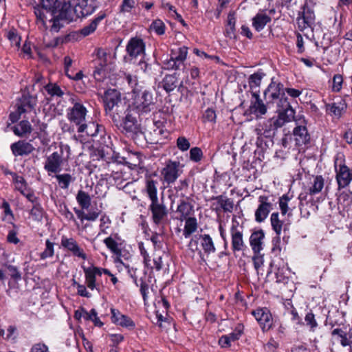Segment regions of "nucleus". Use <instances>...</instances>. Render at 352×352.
<instances>
[{
  "mask_svg": "<svg viewBox=\"0 0 352 352\" xmlns=\"http://www.w3.org/2000/svg\"><path fill=\"white\" fill-rule=\"evenodd\" d=\"M125 78L132 89L131 101L127 104L126 114L121 126L126 132L138 133L140 124L137 116L146 115L154 109L153 95L149 90L142 91V87L139 85L136 76L126 74Z\"/></svg>",
  "mask_w": 352,
  "mask_h": 352,
  "instance_id": "f257e3e1",
  "label": "nucleus"
},
{
  "mask_svg": "<svg viewBox=\"0 0 352 352\" xmlns=\"http://www.w3.org/2000/svg\"><path fill=\"white\" fill-rule=\"evenodd\" d=\"M69 101L72 107L67 109L68 120L77 126L78 133H86L88 135H96L98 132V125L94 123H87L88 111L87 108L74 96H71Z\"/></svg>",
  "mask_w": 352,
  "mask_h": 352,
  "instance_id": "f03ea898",
  "label": "nucleus"
},
{
  "mask_svg": "<svg viewBox=\"0 0 352 352\" xmlns=\"http://www.w3.org/2000/svg\"><path fill=\"white\" fill-rule=\"evenodd\" d=\"M106 113L112 118L113 122L123 123L124 115L126 114L127 105L125 100L122 98L120 91L115 89L107 90L104 96Z\"/></svg>",
  "mask_w": 352,
  "mask_h": 352,
  "instance_id": "7ed1b4c3",
  "label": "nucleus"
},
{
  "mask_svg": "<svg viewBox=\"0 0 352 352\" xmlns=\"http://www.w3.org/2000/svg\"><path fill=\"white\" fill-rule=\"evenodd\" d=\"M70 155V148L67 144H60L58 148L45 158L44 169L50 175L62 170V167L68 162Z\"/></svg>",
  "mask_w": 352,
  "mask_h": 352,
  "instance_id": "20e7f679",
  "label": "nucleus"
},
{
  "mask_svg": "<svg viewBox=\"0 0 352 352\" xmlns=\"http://www.w3.org/2000/svg\"><path fill=\"white\" fill-rule=\"evenodd\" d=\"M43 7L34 8V14L36 16V23L45 27V19L49 15L53 19V12L58 11L59 15L65 17V7L64 0H41Z\"/></svg>",
  "mask_w": 352,
  "mask_h": 352,
  "instance_id": "39448f33",
  "label": "nucleus"
},
{
  "mask_svg": "<svg viewBox=\"0 0 352 352\" xmlns=\"http://www.w3.org/2000/svg\"><path fill=\"white\" fill-rule=\"evenodd\" d=\"M65 7V18L72 17V12L78 17H84L91 14L95 9V0H64Z\"/></svg>",
  "mask_w": 352,
  "mask_h": 352,
  "instance_id": "423d86ee",
  "label": "nucleus"
},
{
  "mask_svg": "<svg viewBox=\"0 0 352 352\" xmlns=\"http://www.w3.org/2000/svg\"><path fill=\"white\" fill-rule=\"evenodd\" d=\"M126 52L132 59L140 58L139 65L144 71L146 70L148 65L143 60L145 55V44L141 38H131L126 45Z\"/></svg>",
  "mask_w": 352,
  "mask_h": 352,
  "instance_id": "0eeeda50",
  "label": "nucleus"
},
{
  "mask_svg": "<svg viewBox=\"0 0 352 352\" xmlns=\"http://www.w3.org/2000/svg\"><path fill=\"white\" fill-rule=\"evenodd\" d=\"M36 104V98L31 96H23L16 104V111L10 113V120L12 123L17 122L22 115L34 111Z\"/></svg>",
  "mask_w": 352,
  "mask_h": 352,
  "instance_id": "6e6552de",
  "label": "nucleus"
},
{
  "mask_svg": "<svg viewBox=\"0 0 352 352\" xmlns=\"http://www.w3.org/2000/svg\"><path fill=\"white\" fill-rule=\"evenodd\" d=\"M183 166L176 161L168 160L160 170L161 179L164 183H174L182 173Z\"/></svg>",
  "mask_w": 352,
  "mask_h": 352,
  "instance_id": "1a4fd4ad",
  "label": "nucleus"
},
{
  "mask_svg": "<svg viewBox=\"0 0 352 352\" xmlns=\"http://www.w3.org/2000/svg\"><path fill=\"white\" fill-rule=\"evenodd\" d=\"M230 232L232 238V249L233 252L242 251L245 247L243 240V227L239 225L238 221L233 219Z\"/></svg>",
  "mask_w": 352,
  "mask_h": 352,
  "instance_id": "9d476101",
  "label": "nucleus"
},
{
  "mask_svg": "<svg viewBox=\"0 0 352 352\" xmlns=\"http://www.w3.org/2000/svg\"><path fill=\"white\" fill-rule=\"evenodd\" d=\"M315 14L312 9L307 4L302 8V11L297 18V24L300 30L303 31L308 28H311L314 24Z\"/></svg>",
  "mask_w": 352,
  "mask_h": 352,
  "instance_id": "9b49d317",
  "label": "nucleus"
},
{
  "mask_svg": "<svg viewBox=\"0 0 352 352\" xmlns=\"http://www.w3.org/2000/svg\"><path fill=\"white\" fill-rule=\"evenodd\" d=\"M280 102H283L282 106L285 108V111L279 113L277 117L271 118L273 120V124L276 129L283 126L286 122H290L294 114V110L290 107L287 98L281 99Z\"/></svg>",
  "mask_w": 352,
  "mask_h": 352,
  "instance_id": "f8f14e48",
  "label": "nucleus"
},
{
  "mask_svg": "<svg viewBox=\"0 0 352 352\" xmlns=\"http://www.w3.org/2000/svg\"><path fill=\"white\" fill-rule=\"evenodd\" d=\"M258 206L255 211V221L263 222L268 216L272 209V204L269 201V197L265 195L258 197Z\"/></svg>",
  "mask_w": 352,
  "mask_h": 352,
  "instance_id": "ddd939ff",
  "label": "nucleus"
},
{
  "mask_svg": "<svg viewBox=\"0 0 352 352\" xmlns=\"http://www.w3.org/2000/svg\"><path fill=\"white\" fill-rule=\"evenodd\" d=\"M252 315L263 331H268L272 327V316L267 308H258L252 311Z\"/></svg>",
  "mask_w": 352,
  "mask_h": 352,
  "instance_id": "4468645a",
  "label": "nucleus"
},
{
  "mask_svg": "<svg viewBox=\"0 0 352 352\" xmlns=\"http://www.w3.org/2000/svg\"><path fill=\"white\" fill-rule=\"evenodd\" d=\"M61 245L68 251L71 252L73 256L83 260H86L87 258L84 250L80 247L74 239L63 236L61 238Z\"/></svg>",
  "mask_w": 352,
  "mask_h": 352,
  "instance_id": "2eb2a0df",
  "label": "nucleus"
},
{
  "mask_svg": "<svg viewBox=\"0 0 352 352\" xmlns=\"http://www.w3.org/2000/svg\"><path fill=\"white\" fill-rule=\"evenodd\" d=\"M111 313L113 323L129 329L135 328V325L134 322L128 316L122 314L119 310L111 308Z\"/></svg>",
  "mask_w": 352,
  "mask_h": 352,
  "instance_id": "dca6fc26",
  "label": "nucleus"
},
{
  "mask_svg": "<svg viewBox=\"0 0 352 352\" xmlns=\"http://www.w3.org/2000/svg\"><path fill=\"white\" fill-rule=\"evenodd\" d=\"M10 148L14 156L28 155L34 150L32 144L24 140H19L12 144Z\"/></svg>",
  "mask_w": 352,
  "mask_h": 352,
  "instance_id": "f3484780",
  "label": "nucleus"
},
{
  "mask_svg": "<svg viewBox=\"0 0 352 352\" xmlns=\"http://www.w3.org/2000/svg\"><path fill=\"white\" fill-rule=\"evenodd\" d=\"M265 233L262 230L253 232L250 237V245L254 254H258L263 249Z\"/></svg>",
  "mask_w": 352,
  "mask_h": 352,
  "instance_id": "a211bd4d",
  "label": "nucleus"
},
{
  "mask_svg": "<svg viewBox=\"0 0 352 352\" xmlns=\"http://www.w3.org/2000/svg\"><path fill=\"white\" fill-rule=\"evenodd\" d=\"M252 97L254 100H252L250 106V113L254 114L256 117L265 115L267 112V107L260 98L258 93L253 91Z\"/></svg>",
  "mask_w": 352,
  "mask_h": 352,
  "instance_id": "6ab92c4d",
  "label": "nucleus"
},
{
  "mask_svg": "<svg viewBox=\"0 0 352 352\" xmlns=\"http://www.w3.org/2000/svg\"><path fill=\"white\" fill-rule=\"evenodd\" d=\"M270 220L272 228L278 235V236L273 240L274 248L272 250L274 252H280V248L277 245V243L280 242V234H281L282 231L283 222L279 219L278 212L272 213Z\"/></svg>",
  "mask_w": 352,
  "mask_h": 352,
  "instance_id": "aec40b11",
  "label": "nucleus"
},
{
  "mask_svg": "<svg viewBox=\"0 0 352 352\" xmlns=\"http://www.w3.org/2000/svg\"><path fill=\"white\" fill-rule=\"evenodd\" d=\"M274 130H276V129L273 124V120L269 119L264 121L263 123H260L255 129V132L258 136V139H262L263 137H271Z\"/></svg>",
  "mask_w": 352,
  "mask_h": 352,
  "instance_id": "412c9836",
  "label": "nucleus"
},
{
  "mask_svg": "<svg viewBox=\"0 0 352 352\" xmlns=\"http://www.w3.org/2000/svg\"><path fill=\"white\" fill-rule=\"evenodd\" d=\"M293 135L296 144L298 146L306 144L310 140V135L307 131L306 126L304 124L296 126L294 129Z\"/></svg>",
  "mask_w": 352,
  "mask_h": 352,
  "instance_id": "4be33fe9",
  "label": "nucleus"
},
{
  "mask_svg": "<svg viewBox=\"0 0 352 352\" xmlns=\"http://www.w3.org/2000/svg\"><path fill=\"white\" fill-rule=\"evenodd\" d=\"M283 94V85L281 83L272 81L264 94L266 98L276 100Z\"/></svg>",
  "mask_w": 352,
  "mask_h": 352,
  "instance_id": "5701e85b",
  "label": "nucleus"
},
{
  "mask_svg": "<svg viewBox=\"0 0 352 352\" xmlns=\"http://www.w3.org/2000/svg\"><path fill=\"white\" fill-rule=\"evenodd\" d=\"M150 209L153 214V221L155 223H159L166 215V207L159 204L158 200L151 201Z\"/></svg>",
  "mask_w": 352,
  "mask_h": 352,
  "instance_id": "b1692460",
  "label": "nucleus"
},
{
  "mask_svg": "<svg viewBox=\"0 0 352 352\" xmlns=\"http://www.w3.org/2000/svg\"><path fill=\"white\" fill-rule=\"evenodd\" d=\"M336 179L340 188L348 186L351 180L349 169L346 166H340L337 170Z\"/></svg>",
  "mask_w": 352,
  "mask_h": 352,
  "instance_id": "393cba45",
  "label": "nucleus"
},
{
  "mask_svg": "<svg viewBox=\"0 0 352 352\" xmlns=\"http://www.w3.org/2000/svg\"><path fill=\"white\" fill-rule=\"evenodd\" d=\"M13 133L18 137H26L32 131V126L29 121L22 120L12 127Z\"/></svg>",
  "mask_w": 352,
  "mask_h": 352,
  "instance_id": "a878e982",
  "label": "nucleus"
},
{
  "mask_svg": "<svg viewBox=\"0 0 352 352\" xmlns=\"http://www.w3.org/2000/svg\"><path fill=\"white\" fill-rule=\"evenodd\" d=\"M270 21L271 18L269 15L265 12H258L252 19V26L257 32H260Z\"/></svg>",
  "mask_w": 352,
  "mask_h": 352,
  "instance_id": "bb28decb",
  "label": "nucleus"
},
{
  "mask_svg": "<svg viewBox=\"0 0 352 352\" xmlns=\"http://www.w3.org/2000/svg\"><path fill=\"white\" fill-rule=\"evenodd\" d=\"M119 240L120 239L118 237L117 234L114 235V236H111L104 239V243L115 256L122 254V251L120 248L121 243H119Z\"/></svg>",
  "mask_w": 352,
  "mask_h": 352,
  "instance_id": "cd10ccee",
  "label": "nucleus"
},
{
  "mask_svg": "<svg viewBox=\"0 0 352 352\" xmlns=\"http://www.w3.org/2000/svg\"><path fill=\"white\" fill-rule=\"evenodd\" d=\"M184 220L185 226L183 231V235L186 239H187L197 231L198 224L197 219L194 217H188Z\"/></svg>",
  "mask_w": 352,
  "mask_h": 352,
  "instance_id": "c85d7f7f",
  "label": "nucleus"
},
{
  "mask_svg": "<svg viewBox=\"0 0 352 352\" xmlns=\"http://www.w3.org/2000/svg\"><path fill=\"white\" fill-rule=\"evenodd\" d=\"M201 245L204 252L206 254L214 253L216 251L212 239L208 234L199 235Z\"/></svg>",
  "mask_w": 352,
  "mask_h": 352,
  "instance_id": "c756f323",
  "label": "nucleus"
},
{
  "mask_svg": "<svg viewBox=\"0 0 352 352\" xmlns=\"http://www.w3.org/2000/svg\"><path fill=\"white\" fill-rule=\"evenodd\" d=\"M187 54L188 47L186 46H182L176 49H173L170 53V56H172L174 60H175L176 62H177V64H179L180 66L186 59Z\"/></svg>",
  "mask_w": 352,
  "mask_h": 352,
  "instance_id": "7c9ffc66",
  "label": "nucleus"
},
{
  "mask_svg": "<svg viewBox=\"0 0 352 352\" xmlns=\"http://www.w3.org/2000/svg\"><path fill=\"white\" fill-rule=\"evenodd\" d=\"M105 17L104 14H101L95 18L89 25L85 26L80 30V33L84 36H88L93 33L97 28L98 23Z\"/></svg>",
  "mask_w": 352,
  "mask_h": 352,
  "instance_id": "2f4dec72",
  "label": "nucleus"
},
{
  "mask_svg": "<svg viewBox=\"0 0 352 352\" xmlns=\"http://www.w3.org/2000/svg\"><path fill=\"white\" fill-rule=\"evenodd\" d=\"M157 182L151 179H148L146 182V192L151 199V201H157Z\"/></svg>",
  "mask_w": 352,
  "mask_h": 352,
  "instance_id": "473e14b6",
  "label": "nucleus"
},
{
  "mask_svg": "<svg viewBox=\"0 0 352 352\" xmlns=\"http://www.w3.org/2000/svg\"><path fill=\"white\" fill-rule=\"evenodd\" d=\"M56 12H58V11L53 12V15H52L53 19H51V17L49 15L47 16V18L45 19V21H46L45 27H43L41 23H37V25H38L39 28H43V29H46L47 27V22H49V23H52V24L51 25L50 30L52 32H58L59 30L60 29L62 25L60 23V20L55 15L56 14Z\"/></svg>",
  "mask_w": 352,
  "mask_h": 352,
  "instance_id": "72a5a7b5",
  "label": "nucleus"
},
{
  "mask_svg": "<svg viewBox=\"0 0 352 352\" xmlns=\"http://www.w3.org/2000/svg\"><path fill=\"white\" fill-rule=\"evenodd\" d=\"M83 271L87 287L91 290L96 289V276L88 267H83Z\"/></svg>",
  "mask_w": 352,
  "mask_h": 352,
  "instance_id": "f704fd0d",
  "label": "nucleus"
},
{
  "mask_svg": "<svg viewBox=\"0 0 352 352\" xmlns=\"http://www.w3.org/2000/svg\"><path fill=\"white\" fill-rule=\"evenodd\" d=\"M163 88L167 91H173L177 86V79L174 75H167L164 78L162 82Z\"/></svg>",
  "mask_w": 352,
  "mask_h": 352,
  "instance_id": "c9c22d12",
  "label": "nucleus"
},
{
  "mask_svg": "<svg viewBox=\"0 0 352 352\" xmlns=\"http://www.w3.org/2000/svg\"><path fill=\"white\" fill-rule=\"evenodd\" d=\"M344 104L342 102H333L332 104H326V111L331 115L336 117H340L344 111Z\"/></svg>",
  "mask_w": 352,
  "mask_h": 352,
  "instance_id": "e433bc0d",
  "label": "nucleus"
},
{
  "mask_svg": "<svg viewBox=\"0 0 352 352\" xmlns=\"http://www.w3.org/2000/svg\"><path fill=\"white\" fill-rule=\"evenodd\" d=\"M14 188L19 190L21 194H24L27 191L28 186L22 176L18 175L16 173H12Z\"/></svg>",
  "mask_w": 352,
  "mask_h": 352,
  "instance_id": "4c0bfd02",
  "label": "nucleus"
},
{
  "mask_svg": "<svg viewBox=\"0 0 352 352\" xmlns=\"http://www.w3.org/2000/svg\"><path fill=\"white\" fill-rule=\"evenodd\" d=\"M236 18L234 13H229L228 16L227 25L226 28V34L230 38L234 37Z\"/></svg>",
  "mask_w": 352,
  "mask_h": 352,
  "instance_id": "58836bf2",
  "label": "nucleus"
},
{
  "mask_svg": "<svg viewBox=\"0 0 352 352\" xmlns=\"http://www.w3.org/2000/svg\"><path fill=\"white\" fill-rule=\"evenodd\" d=\"M76 200L78 204L83 209H87L91 205L90 196L82 190H79L76 195Z\"/></svg>",
  "mask_w": 352,
  "mask_h": 352,
  "instance_id": "ea45409f",
  "label": "nucleus"
},
{
  "mask_svg": "<svg viewBox=\"0 0 352 352\" xmlns=\"http://www.w3.org/2000/svg\"><path fill=\"white\" fill-rule=\"evenodd\" d=\"M56 179L60 187L63 189H67L70 183L74 181L72 175L67 173L56 175Z\"/></svg>",
  "mask_w": 352,
  "mask_h": 352,
  "instance_id": "a19ab883",
  "label": "nucleus"
},
{
  "mask_svg": "<svg viewBox=\"0 0 352 352\" xmlns=\"http://www.w3.org/2000/svg\"><path fill=\"white\" fill-rule=\"evenodd\" d=\"M264 74L260 72H256L250 76L248 79L249 85L251 89H254L260 87Z\"/></svg>",
  "mask_w": 352,
  "mask_h": 352,
  "instance_id": "79ce46f5",
  "label": "nucleus"
},
{
  "mask_svg": "<svg viewBox=\"0 0 352 352\" xmlns=\"http://www.w3.org/2000/svg\"><path fill=\"white\" fill-rule=\"evenodd\" d=\"M324 187V179L322 176H316L314 179L312 186L309 188V192L315 195L320 192Z\"/></svg>",
  "mask_w": 352,
  "mask_h": 352,
  "instance_id": "37998d69",
  "label": "nucleus"
},
{
  "mask_svg": "<svg viewBox=\"0 0 352 352\" xmlns=\"http://www.w3.org/2000/svg\"><path fill=\"white\" fill-rule=\"evenodd\" d=\"M192 210L191 206L186 202H182L177 207V212L180 214L179 219L183 221L190 215Z\"/></svg>",
  "mask_w": 352,
  "mask_h": 352,
  "instance_id": "c03bdc74",
  "label": "nucleus"
},
{
  "mask_svg": "<svg viewBox=\"0 0 352 352\" xmlns=\"http://www.w3.org/2000/svg\"><path fill=\"white\" fill-rule=\"evenodd\" d=\"M54 243L51 242L50 240H46L45 241V249L43 252L41 253L40 257L42 260L46 259L47 258H51L54 256Z\"/></svg>",
  "mask_w": 352,
  "mask_h": 352,
  "instance_id": "a18cd8bd",
  "label": "nucleus"
},
{
  "mask_svg": "<svg viewBox=\"0 0 352 352\" xmlns=\"http://www.w3.org/2000/svg\"><path fill=\"white\" fill-rule=\"evenodd\" d=\"M45 89L51 96L61 97L64 94L63 91L56 84H48Z\"/></svg>",
  "mask_w": 352,
  "mask_h": 352,
  "instance_id": "49530a36",
  "label": "nucleus"
},
{
  "mask_svg": "<svg viewBox=\"0 0 352 352\" xmlns=\"http://www.w3.org/2000/svg\"><path fill=\"white\" fill-rule=\"evenodd\" d=\"M30 214L34 221H40L43 216V210L39 204H36L31 209Z\"/></svg>",
  "mask_w": 352,
  "mask_h": 352,
  "instance_id": "de8ad7c7",
  "label": "nucleus"
},
{
  "mask_svg": "<svg viewBox=\"0 0 352 352\" xmlns=\"http://www.w3.org/2000/svg\"><path fill=\"white\" fill-rule=\"evenodd\" d=\"M150 28L159 35L164 34L165 32V25L164 22L160 19H156L151 24Z\"/></svg>",
  "mask_w": 352,
  "mask_h": 352,
  "instance_id": "09e8293b",
  "label": "nucleus"
},
{
  "mask_svg": "<svg viewBox=\"0 0 352 352\" xmlns=\"http://www.w3.org/2000/svg\"><path fill=\"white\" fill-rule=\"evenodd\" d=\"M137 0H122L120 6L122 13H129L135 8Z\"/></svg>",
  "mask_w": 352,
  "mask_h": 352,
  "instance_id": "8fccbe9b",
  "label": "nucleus"
},
{
  "mask_svg": "<svg viewBox=\"0 0 352 352\" xmlns=\"http://www.w3.org/2000/svg\"><path fill=\"white\" fill-rule=\"evenodd\" d=\"M7 38L10 41L11 45L19 47L20 45L21 38L15 30H10L7 32Z\"/></svg>",
  "mask_w": 352,
  "mask_h": 352,
  "instance_id": "3c124183",
  "label": "nucleus"
},
{
  "mask_svg": "<svg viewBox=\"0 0 352 352\" xmlns=\"http://www.w3.org/2000/svg\"><path fill=\"white\" fill-rule=\"evenodd\" d=\"M252 260H253L254 268H255L257 274H262L263 272H261V271H262V267L263 265V262H264L263 256L261 255L260 253L254 254V256H253Z\"/></svg>",
  "mask_w": 352,
  "mask_h": 352,
  "instance_id": "603ef678",
  "label": "nucleus"
},
{
  "mask_svg": "<svg viewBox=\"0 0 352 352\" xmlns=\"http://www.w3.org/2000/svg\"><path fill=\"white\" fill-rule=\"evenodd\" d=\"M203 157V152L199 147H193L190 150V160L195 162H199Z\"/></svg>",
  "mask_w": 352,
  "mask_h": 352,
  "instance_id": "864d4df0",
  "label": "nucleus"
},
{
  "mask_svg": "<svg viewBox=\"0 0 352 352\" xmlns=\"http://www.w3.org/2000/svg\"><path fill=\"white\" fill-rule=\"evenodd\" d=\"M86 319L91 320L97 327H102L103 322L100 320L97 316V312L94 309L90 310L89 313H86Z\"/></svg>",
  "mask_w": 352,
  "mask_h": 352,
  "instance_id": "5fc2aeb1",
  "label": "nucleus"
},
{
  "mask_svg": "<svg viewBox=\"0 0 352 352\" xmlns=\"http://www.w3.org/2000/svg\"><path fill=\"white\" fill-rule=\"evenodd\" d=\"M290 200V198L287 195H283L279 199V207L281 211L282 214H285L288 210V201Z\"/></svg>",
  "mask_w": 352,
  "mask_h": 352,
  "instance_id": "6e6d98bb",
  "label": "nucleus"
},
{
  "mask_svg": "<svg viewBox=\"0 0 352 352\" xmlns=\"http://www.w3.org/2000/svg\"><path fill=\"white\" fill-rule=\"evenodd\" d=\"M343 78L340 74H336L333 76L332 80V90L333 91H339L342 89Z\"/></svg>",
  "mask_w": 352,
  "mask_h": 352,
  "instance_id": "4d7b16f0",
  "label": "nucleus"
},
{
  "mask_svg": "<svg viewBox=\"0 0 352 352\" xmlns=\"http://www.w3.org/2000/svg\"><path fill=\"white\" fill-rule=\"evenodd\" d=\"M164 67L166 69H177L179 68V64H177L175 60L170 56V57L163 61Z\"/></svg>",
  "mask_w": 352,
  "mask_h": 352,
  "instance_id": "13d9d810",
  "label": "nucleus"
},
{
  "mask_svg": "<svg viewBox=\"0 0 352 352\" xmlns=\"http://www.w3.org/2000/svg\"><path fill=\"white\" fill-rule=\"evenodd\" d=\"M177 146L182 151H186L190 148L189 141L184 137H179L177 140Z\"/></svg>",
  "mask_w": 352,
  "mask_h": 352,
  "instance_id": "bf43d9fd",
  "label": "nucleus"
},
{
  "mask_svg": "<svg viewBox=\"0 0 352 352\" xmlns=\"http://www.w3.org/2000/svg\"><path fill=\"white\" fill-rule=\"evenodd\" d=\"M305 320L306 324L310 327L311 330L314 331L315 328L318 325L314 315L312 313L307 314Z\"/></svg>",
  "mask_w": 352,
  "mask_h": 352,
  "instance_id": "052dcab7",
  "label": "nucleus"
},
{
  "mask_svg": "<svg viewBox=\"0 0 352 352\" xmlns=\"http://www.w3.org/2000/svg\"><path fill=\"white\" fill-rule=\"evenodd\" d=\"M199 240H200L199 238V236H197V235L194 236L190 239V242L188 243V248L192 252H195L196 251H199V253L201 254V251L199 250V247H198Z\"/></svg>",
  "mask_w": 352,
  "mask_h": 352,
  "instance_id": "680f3d73",
  "label": "nucleus"
},
{
  "mask_svg": "<svg viewBox=\"0 0 352 352\" xmlns=\"http://www.w3.org/2000/svg\"><path fill=\"white\" fill-rule=\"evenodd\" d=\"M204 120L205 122H214L216 120L215 111L212 109H208L204 113Z\"/></svg>",
  "mask_w": 352,
  "mask_h": 352,
  "instance_id": "e2e57ef3",
  "label": "nucleus"
},
{
  "mask_svg": "<svg viewBox=\"0 0 352 352\" xmlns=\"http://www.w3.org/2000/svg\"><path fill=\"white\" fill-rule=\"evenodd\" d=\"M1 208L3 209L4 214L6 218H8L9 220H11L14 218L13 212L8 201L4 200L2 203Z\"/></svg>",
  "mask_w": 352,
  "mask_h": 352,
  "instance_id": "0e129e2a",
  "label": "nucleus"
},
{
  "mask_svg": "<svg viewBox=\"0 0 352 352\" xmlns=\"http://www.w3.org/2000/svg\"><path fill=\"white\" fill-rule=\"evenodd\" d=\"M7 268L8 272L12 278H14L15 280L21 279V274L15 266L8 265Z\"/></svg>",
  "mask_w": 352,
  "mask_h": 352,
  "instance_id": "69168bd1",
  "label": "nucleus"
},
{
  "mask_svg": "<svg viewBox=\"0 0 352 352\" xmlns=\"http://www.w3.org/2000/svg\"><path fill=\"white\" fill-rule=\"evenodd\" d=\"M30 352H49V351L45 344L36 343L32 346Z\"/></svg>",
  "mask_w": 352,
  "mask_h": 352,
  "instance_id": "338daca9",
  "label": "nucleus"
},
{
  "mask_svg": "<svg viewBox=\"0 0 352 352\" xmlns=\"http://www.w3.org/2000/svg\"><path fill=\"white\" fill-rule=\"evenodd\" d=\"M221 209L226 212H231L233 209L232 201L230 199L224 197Z\"/></svg>",
  "mask_w": 352,
  "mask_h": 352,
  "instance_id": "774afa93",
  "label": "nucleus"
}]
</instances>
